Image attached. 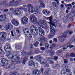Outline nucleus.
<instances>
[{
	"mask_svg": "<svg viewBox=\"0 0 75 75\" xmlns=\"http://www.w3.org/2000/svg\"><path fill=\"white\" fill-rule=\"evenodd\" d=\"M30 19L32 23L34 24L37 23L41 27L45 28L48 26V24L46 22L44 21H41L40 22H38L37 20V19L35 17L34 15H32L30 16Z\"/></svg>",
	"mask_w": 75,
	"mask_h": 75,
	"instance_id": "f257e3e1",
	"label": "nucleus"
},
{
	"mask_svg": "<svg viewBox=\"0 0 75 75\" xmlns=\"http://www.w3.org/2000/svg\"><path fill=\"white\" fill-rule=\"evenodd\" d=\"M6 58L10 59L12 62H17L20 59V57L17 55H15L13 56V54L11 53H8L6 56Z\"/></svg>",
	"mask_w": 75,
	"mask_h": 75,
	"instance_id": "f03ea898",
	"label": "nucleus"
},
{
	"mask_svg": "<svg viewBox=\"0 0 75 75\" xmlns=\"http://www.w3.org/2000/svg\"><path fill=\"white\" fill-rule=\"evenodd\" d=\"M47 18L49 20L48 22L49 24L52 25V26H55L57 25V24H58L59 23V21H58L56 19H54L52 20V16H51L50 17H47Z\"/></svg>",
	"mask_w": 75,
	"mask_h": 75,
	"instance_id": "7ed1b4c3",
	"label": "nucleus"
},
{
	"mask_svg": "<svg viewBox=\"0 0 75 75\" xmlns=\"http://www.w3.org/2000/svg\"><path fill=\"white\" fill-rule=\"evenodd\" d=\"M30 28L31 29V32L32 35H37L38 34V32L37 30V28L35 25H32L31 26Z\"/></svg>",
	"mask_w": 75,
	"mask_h": 75,
	"instance_id": "20e7f679",
	"label": "nucleus"
},
{
	"mask_svg": "<svg viewBox=\"0 0 75 75\" xmlns=\"http://www.w3.org/2000/svg\"><path fill=\"white\" fill-rule=\"evenodd\" d=\"M50 31L51 34L48 35V37L49 38H51V37H52L54 35H55V28H54V27L50 25Z\"/></svg>",
	"mask_w": 75,
	"mask_h": 75,
	"instance_id": "39448f33",
	"label": "nucleus"
},
{
	"mask_svg": "<svg viewBox=\"0 0 75 75\" xmlns=\"http://www.w3.org/2000/svg\"><path fill=\"white\" fill-rule=\"evenodd\" d=\"M24 8L23 7L20 8H18V10L17 11H15L14 12L13 11V14L16 16H18V15H20L21 14V12L20 11V10H23Z\"/></svg>",
	"mask_w": 75,
	"mask_h": 75,
	"instance_id": "423d86ee",
	"label": "nucleus"
},
{
	"mask_svg": "<svg viewBox=\"0 0 75 75\" xmlns=\"http://www.w3.org/2000/svg\"><path fill=\"white\" fill-rule=\"evenodd\" d=\"M1 65L2 66H6L8 64V62L7 59L4 58H2L1 59Z\"/></svg>",
	"mask_w": 75,
	"mask_h": 75,
	"instance_id": "0eeeda50",
	"label": "nucleus"
},
{
	"mask_svg": "<svg viewBox=\"0 0 75 75\" xmlns=\"http://www.w3.org/2000/svg\"><path fill=\"white\" fill-rule=\"evenodd\" d=\"M6 35V33L4 32L0 33V40L1 41H4Z\"/></svg>",
	"mask_w": 75,
	"mask_h": 75,
	"instance_id": "6e6552de",
	"label": "nucleus"
},
{
	"mask_svg": "<svg viewBox=\"0 0 75 75\" xmlns=\"http://www.w3.org/2000/svg\"><path fill=\"white\" fill-rule=\"evenodd\" d=\"M28 21V18L25 16L22 17L21 18V23L22 24L25 25V24H27Z\"/></svg>",
	"mask_w": 75,
	"mask_h": 75,
	"instance_id": "1a4fd4ad",
	"label": "nucleus"
},
{
	"mask_svg": "<svg viewBox=\"0 0 75 75\" xmlns=\"http://www.w3.org/2000/svg\"><path fill=\"white\" fill-rule=\"evenodd\" d=\"M11 23L15 26H18L19 25L18 21L16 19H12L11 20Z\"/></svg>",
	"mask_w": 75,
	"mask_h": 75,
	"instance_id": "9d476101",
	"label": "nucleus"
},
{
	"mask_svg": "<svg viewBox=\"0 0 75 75\" xmlns=\"http://www.w3.org/2000/svg\"><path fill=\"white\" fill-rule=\"evenodd\" d=\"M4 50L6 52H8L11 51V47L10 45H7L4 48Z\"/></svg>",
	"mask_w": 75,
	"mask_h": 75,
	"instance_id": "9b49d317",
	"label": "nucleus"
},
{
	"mask_svg": "<svg viewBox=\"0 0 75 75\" xmlns=\"http://www.w3.org/2000/svg\"><path fill=\"white\" fill-rule=\"evenodd\" d=\"M32 73L33 75H40L41 74V71L40 70H35L32 71Z\"/></svg>",
	"mask_w": 75,
	"mask_h": 75,
	"instance_id": "f8f14e48",
	"label": "nucleus"
},
{
	"mask_svg": "<svg viewBox=\"0 0 75 75\" xmlns=\"http://www.w3.org/2000/svg\"><path fill=\"white\" fill-rule=\"evenodd\" d=\"M6 28L8 30H11V29H13V25L10 23H8L7 25H6Z\"/></svg>",
	"mask_w": 75,
	"mask_h": 75,
	"instance_id": "ddd939ff",
	"label": "nucleus"
},
{
	"mask_svg": "<svg viewBox=\"0 0 75 75\" xmlns=\"http://www.w3.org/2000/svg\"><path fill=\"white\" fill-rule=\"evenodd\" d=\"M67 36L65 35H64V34H62V36H59L57 38L59 39V40H60V39H62L61 40V42H63V41H64L65 39L64 38H66Z\"/></svg>",
	"mask_w": 75,
	"mask_h": 75,
	"instance_id": "4468645a",
	"label": "nucleus"
},
{
	"mask_svg": "<svg viewBox=\"0 0 75 75\" xmlns=\"http://www.w3.org/2000/svg\"><path fill=\"white\" fill-rule=\"evenodd\" d=\"M39 62L41 64H46L47 62V60H46L45 59H41V58L39 61Z\"/></svg>",
	"mask_w": 75,
	"mask_h": 75,
	"instance_id": "2eb2a0df",
	"label": "nucleus"
},
{
	"mask_svg": "<svg viewBox=\"0 0 75 75\" xmlns=\"http://www.w3.org/2000/svg\"><path fill=\"white\" fill-rule=\"evenodd\" d=\"M6 18V15H1L0 16V21H4Z\"/></svg>",
	"mask_w": 75,
	"mask_h": 75,
	"instance_id": "dca6fc26",
	"label": "nucleus"
},
{
	"mask_svg": "<svg viewBox=\"0 0 75 75\" xmlns=\"http://www.w3.org/2000/svg\"><path fill=\"white\" fill-rule=\"evenodd\" d=\"M51 71V69H46L44 72L45 75H48L50 74V72Z\"/></svg>",
	"mask_w": 75,
	"mask_h": 75,
	"instance_id": "f3484780",
	"label": "nucleus"
},
{
	"mask_svg": "<svg viewBox=\"0 0 75 75\" xmlns=\"http://www.w3.org/2000/svg\"><path fill=\"white\" fill-rule=\"evenodd\" d=\"M43 13L45 15L47 16V15H48L50 14V11L48 10H45L43 11Z\"/></svg>",
	"mask_w": 75,
	"mask_h": 75,
	"instance_id": "a211bd4d",
	"label": "nucleus"
},
{
	"mask_svg": "<svg viewBox=\"0 0 75 75\" xmlns=\"http://www.w3.org/2000/svg\"><path fill=\"white\" fill-rule=\"evenodd\" d=\"M41 6H36L35 8H34V9H33V12H37L38 11V9L40 8H41Z\"/></svg>",
	"mask_w": 75,
	"mask_h": 75,
	"instance_id": "6ab92c4d",
	"label": "nucleus"
},
{
	"mask_svg": "<svg viewBox=\"0 0 75 75\" xmlns=\"http://www.w3.org/2000/svg\"><path fill=\"white\" fill-rule=\"evenodd\" d=\"M28 31H29V29H25L23 30L24 33L25 34V35H26L27 36L28 35L30 34V33H29Z\"/></svg>",
	"mask_w": 75,
	"mask_h": 75,
	"instance_id": "aec40b11",
	"label": "nucleus"
},
{
	"mask_svg": "<svg viewBox=\"0 0 75 75\" xmlns=\"http://www.w3.org/2000/svg\"><path fill=\"white\" fill-rule=\"evenodd\" d=\"M29 65H30V66H33V67H35V65L34 64V61H30L29 62Z\"/></svg>",
	"mask_w": 75,
	"mask_h": 75,
	"instance_id": "412c9836",
	"label": "nucleus"
},
{
	"mask_svg": "<svg viewBox=\"0 0 75 75\" xmlns=\"http://www.w3.org/2000/svg\"><path fill=\"white\" fill-rule=\"evenodd\" d=\"M16 46L15 47L16 49V50H20L21 49V47L20 45H19L18 44H17V43H16L15 44Z\"/></svg>",
	"mask_w": 75,
	"mask_h": 75,
	"instance_id": "4be33fe9",
	"label": "nucleus"
},
{
	"mask_svg": "<svg viewBox=\"0 0 75 75\" xmlns=\"http://www.w3.org/2000/svg\"><path fill=\"white\" fill-rule=\"evenodd\" d=\"M41 58V56L40 55H38L35 57V59L37 61H39Z\"/></svg>",
	"mask_w": 75,
	"mask_h": 75,
	"instance_id": "5701e85b",
	"label": "nucleus"
},
{
	"mask_svg": "<svg viewBox=\"0 0 75 75\" xmlns=\"http://www.w3.org/2000/svg\"><path fill=\"white\" fill-rule=\"evenodd\" d=\"M53 58H49L47 59V61L49 62H50L51 64H53L54 63V62H53Z\"/></svg>",
	"mask_w": 75,
	"mask_h": 75,
	"instance_id": "b1692460",
	"label": "nucleus"
},
{
	"mask_svg": "<svg viewBox=\"0 0 75 75\" xmlns=\"http://www.w3.org/2000/svg\"><path fill=\"white\" fill-rule=\"evenodd\" d=\"M72 75V72H71V71L69 69L67 70V74H66V75Z\"/></svg>",
	"mask_w": 75,
	"mask_h": 75,
	"instance_id": "393cba45",
	"label": "nucleus"
},
{
	"mask_svg": "<svg viewBox=\"0 0 75 75\" xmlns=\"http://www.w3.org/2000/svg\"><path fill=\"white\" fill-rule=\"evenodd\" d=\"M14 67H15L14 64H11L9 65V66H8V68H10L12 69H13Z\"/></svg>",
	"mask_w": 75,
	"mask_h": 75,
	"instance_id": "a878e982",
	"label": "nucleus"
},
{
	"mask_svg": "<svg viewBox=\"0 0 75 75\" xmlns=\"http://www.w3.org/2000/svg\"><path fill=\"white\" fill-rule=\"evenodd\" d=\"M52 5L53 6V7L54 8H58V6H57L56 3L55 2H52Z\"/></svg>",
	"mask_w": 75,
	"mask_h": 75,
	"instance_id": "bb28decb",
	"label": "nucleus"
},
{
	"mask_svg": "<svg viewBox=\"0 0 75 75\" xmlns=\"http://www.w3.org/2000/svg\"><path fill=\"white\" fill-rule=\"evenodd\" d=\"M8 6H10L11 7L12 6H14V2H12L11 1H10V3H8L7 4Z\"/></svg>",
	"mask_w": 75,
	"mask_h": 75,
	"instance_id": "cd10ccee",
	"label": "nucleus"
},
{
	"mask_svg": "<svg viewBox=\"0 0 75 75\" xmlns=\"http://www.w3.org/2000/svg\"><path fill=\"white\" fill-rule=\"evenodd\" d=\"M27 51H22L21 52V55L23 56H24V55H26L27 54Z\"/></svg>",
	"mask_w": 75,
	"mask_h": 75,
	"instance_id": "c85d7f7f",
	"label": "nucleus"
},
{
	"mask_svg": "<svg viewBox=\"0 0 75 75\" xmlns=\"http://www.w3.org/2000/svg\"><path fill=\"white\" fill-rule=\"evenodd\" d=\"M47 38H45L44 37H43L40 40V41L42 42H44V41H47Z\"/></svg>",
	"mask_w": 75,
	"mask_h": 75,
	"instance_id": "c756f323",
	"label": "nucleus"
},
{
	"mask_svg": "<svg viewBox=\"0 0 75 75\" xmlns=\"http://www.w3.org/2000/svg\"><path fill=\"white\" fill-rule=\"evenodd\" d=\"M31 9H30V8H29L28 11L29 12V13H33V9H34L33 7H32L31 8Z\"/></svg>",
	"mask_w": 75,
	"mask_h": 75,
	"instance_id": "7c9ffc66",
	"label": "nucleus"
},
{
	"mask_svg": "<svg viewBox=\"0 0 75 75\" xmlns=\"http://www.w3.org/2000/svg\"><path fill=\"white\" fill-rule=\"evenodd\" d=\"M62 67H64L63 68H65L66 69V72H67V69H68V65L66 64L65 65H63L62 66Z\"/></svg>",
	"mask_w": 75,
	"mask_h": 75,
	"instance_id": "2f4dec72",
	"label": "nucleus"
},
{
	"mask_svg": "<svg viewBox=\"0 0 75 75\" xmlns=\"http://www.w3.org/2000/svg\"><path fill=\"white\" fill-rule=\"evenodd\" d=\"M7 1H2L1 3H0V6L4 5V4H6V3H7Z\"/></svg>",
	"mask_w": 75,
	"mask_h": 75,
	"instance_id": "473e14b6",
	"label": "nucleus"
},
{
	"mask_svg": "<svg viewBox=\"0 0 75 75\" xmlns=\"http://www.w3.org/2000/svg\"><path fill=\"white\" fill-rule=\"evenodd\" d=\"M66 72H65V70H62L61 71V75H66Z\"/></svg>",
	"mask_w": 75,
	"mask_h": 75,
	"instance_id": "72a5a7b5",
	"label": "nucleus"
},
{
	"mask_svg": "<svg viewBox=\"0 0 75 75\" xmlns=\"http://www.w3.org/2000/svg\"><path fill=\"white\" fill-rule=\"evenodd\" d=\"M14 6H18L19 4V2L17 1L14 2Z\"/></svg>",
	"mask_w": 75,
	"mask_h": 75,
	"instance_id": "f704fd0d",
	"label": "nucleus"
},
{
	"mask_svg": "<svg viewBox=\"0 0 75 75\" xmlns=\"http://www.w3.org/2000/svg\"><path fill=\"white\" fill-rule=\"evenodd\" d=\"M49 47L50 45H49V44H48V43H46L45 46V48L48 49V48H49Z\"/></svg>",
	"mask_w": 75,
	"mask_h": 75,
	"instance_id": "c9c22d12",
	"label": "nucleus"
},
{
	"mask_svg": "<svg viewBox=\"0 0 75 75\" xmlns=\"http://www.w3.org/2000/svg\"><path fill=\"white\" fill-rule=\"evenodd\" d=\"M68 16H65L64 17L63 21L64 22H66L67 21V20H68Z\"/></svg>",
	"mask_w": 75,
	"mask_h": 75,
	"instance_id": "e433bc0d",
	"label": "nucleus"
},
{
	"mask_svg": "<svg viewBox=\"0 0 75 75\" xmlns=\"http://www.w3.org/2000/svg\"><path fill=\"white\" fill-rule=\"evenodd\" d=\"M38 44H39V42H36L34 43V45L35 47H37L38 45Z\"/></svg>",
	"mask_w": 75,
	"mask_h": 75,
	"instance_id": "4c0bfd02",
	"label": "nucleus"
},
{
	"mask_svg": "<svg viewBox=\"0 0 75 75\" xmlns=\"http://www.w3.org/2000/svg\"><path fill=\"white\" fill-rule=\"evenodd\" d=\"M30 50H33V49L34 48V47H33V45L30 44Z\"/></svg>",
	"mask_w": 75,
	"mask_h": 75,
	"instance_id": "58836bf2",
	"label": "nucleus"
},
{
	"mask_svg": "<svg viewBox=\"0 0 75 75\" xmlns=\"http://www.w3.org/2000/svg\"><path fill=\"white\" fill-rule=\"evenodd\" d=\"M38 30L40 33V32H42L43 31H44V30H43L42 28L41 27H39V28Z\"/></svg>",
	"mask_w": 75,
	"mask_h": 75,
	"instance_id": "ea45409f",
	"label": "nucleus"
},
{
	"mask_svg": "<svg viewBox=\"0 0 75 75\" xmlns=\"http://www.w3.org/2000/svg\"><path fill=\"white\" fill-rule=\"evenodd\" d=\"M26 6L27 7H28L29 8H30V7L32 8V7H33V6H32V5H31V4H28L26 5Z\"/></svg>",
	"mask_w": 75,
	"mask_h": 75,
	"instance_id": "a19ab883",
	"label": "nucleus"
},
{
	"mask_svg": "<svg viewBox=\"0 0 75 75\" xmlns=\"http://www.w3.org/2000/svg\"><path fill=\"white\" fill-rule=\"evenodd\" d=\"M39 34L41 36H42V35H44V32L43 31V32H40Z\"/></svg>",
	"mask_w": 75,
	"mask_h": 75,
	"instance_id": "79ce46f5",
	"label": "nucleus"
},
{
	"mask_svg": "<svg viewBox=\"0 0 75 75\" xmlns=\"http://www.w3.org/2000/svg\"><path fill=\"white\" fill-rule=\"evenodd\" d=\"M72 40H70L69 42L67 43L66 44V45H70L72 44Z\"/></svg>",
	"mask_w": 75,
	"mask_h": 75,
	"instance_id": "37998d69",
	"label": "nucleus"
},
{
	"mask_svg": "<svg viewBox=\"0 0 75 75\" xmlns=\"http://www.w3.org/2000/svg\"><path fill=\"white\" fill-rule=\"evenodd\" d=\"M67 47H69V48H70V49H71V48H73V47H74V45H67Z\"/></svg>",
	"mask_w": 75,
	"mask_h": 75,
	"instance_id": "c03bdc74",
	"label": "nucleus"
},
{
	"mask_svg": "<svg viewBox=\"0 0 75 75\" xmlns=\"http://www.w3.org/2000/svg\"><path fill=\"white\" fill-rule=\"evenodd\" d=\"M27 36L28 37V38H31L32 37V35L29 33V34Z\"/></svg>",
	"mask_w": 75,
	"mask_h": 75,
	"instance_id": "a18cd8bd",
	"label": "nucleus"
},
{
	"mask_svg": "<svg viewBox=\"0 0 75 75\" xmlns=\"http://www.w3.org/2000/svg\"><path fill=\"white\" fill-rule=\"evenodd\" d=\"M28 56H25L23 59L26 61L27 59H28Z\"/></svg>",
	"mask_w": 75,
	"mask_h": 75,
	"instance_id": "49530a36",
	"label": "nucleus"
},
{
	"mask_svg": "<svg viewBox=\"0 0 75 75\" xmlns=\"http://www.w3.org/2000/svg\"><path fill=\"white\" fill-rule=\"evenodd\" d=\"M28 56H25L23 59L26 61L27 59H28Z\"/></svg>",
	"mask_w": 75,
	"mask_h": 75,
	"instance_id": "de8ad7c7",
	"label": "nucleus"
},
{
	"mask_svg": "<svg viewBox=\"0 0 75 75\" xmlns=\"http://www.w3.org/2000/svg\"><path fill=\"white\" fill-rule=\"evenodd\" d=\"M58 14V11H56L54 12V15L55 16H57V15Z\"/></svg>",
	"mask_w": 75,
	"mask_h": 75,
	"instance_id": "09e8293b",
	"label": "nucleus"
},
{
	"mask_svg": "<svg viewBox=\"0 0 75 75\" xmlns=\"http://www.w3.org/2000/svg\"><path fill=\"white\" fill-rule=\"evenodd\" d=\"M69 30H67V31H66L64 33H63V34H64V35H66V34H68V33H69Z\"/></svg>",
	"mask_w": 75,
	"mask_h": 75,
	"instance_id": "8fccbe9b",
	"label": "nucleus"
},
{
	"mask_svg": "<svg viewBox=\"0 0 75 75\" xmlns=\"http://www.w3.org/2000/svg\"><path fill=\"white\" fill-rule=\"evenodd\" d=\"M57 41L58 40H57V39L56 38H54L53 39V41H54V42H57Z\"/></svg>",
	"mask_w": 75,
	"mask_h": 75,
	"instance_id": "3c124183",
	"label": "nucleus"
},
{
	"mask_svg": "<svg viewBox=\"0 0 75 75\" xmlns=\"http://www.w3.org/2000/svg\"><path fill=\"white\" fill-rule=\"evenodd\" d=\"M50 53L51 54H55V51L53 50H51L50 51V52H48Z\"/></svg>",
	"mask_w": 75,
	"mask_h": 75,
	"instance_id": "603ef678",
	"label": "nucleus"
},
{
	"mask_svg": "<svg viewBox=\"0 0 75 75\" xmlns=\"http://www.w3.org/2000/svg\"><path fill=\"white\" fill-rule=\"evenodd\" d=\"M25 62H26V60L23 59V61L22 62V64H23V65H24V64H25Z\"/></svg>",
	"mask_w": 75,
	"mask_h": 75,
	"instance_id": "864d4df0",
	"label": "nucleus"
},
{
	"mask_svg": "<svg viewBox=\"0 0 75 75\" xmlns=\"http://www.w3.org/2000/svg\"><path fill=\"white\" fill-rule=\"evenodd\" d=\"M57 3V4H58V5H59V1L58 0H54Z\"/></svg>",
	"mask_w": 75,
	"mask_h": 75,
	"instance_id": "5fc2aeb1",
	"label": "nucleus"
},
{
	"mask_svg": "<svg viewBox=\"0 0 75 75\" xmlns=\"http://www.w3.org/2000/svg\"><path fill=\"white\" fill-rule=\"evenodd\" d=\"M40 49L42 50V51H45V48H44V47H40Z\"/></svg>",
	"mask_w": 75,
	"mask_h": 75,
	"instance_id": "6e6d98bb",
	"label": "nucleus"
},
{
	"mask_svg": "<svg viewBox=\"0 0 75 75\" xmlns=\"http://www.w3.org/2000/svg\"><path fill=\"white\" fill-rule=\"evenodd\" d=\"M61 52H62V50H59L57 52V54L58 55L59 54V53H61Z\"/></svg>",
	"mask_w": 75,
	"mask_h": 75,
	"instance_id": "4d7b16f0",
	"label": "nucleus"
},
{
	"mask_svg": "<svg viewBox=\"0 0 75 75\" xmlns=\"http://www.w3.org/2000/svg\"><path fill=\"white\" fill-rule=\"evenodd\" d=\"M52 47H57V45L55 44H53L52 45Z\"/></svg>",
	"mask_w": 75,
	"mask_h": 75,
	"instance_id": "13d9d810",
	"label": "nucleus"
},
{
	"mask_svg": "<svg viewBox=\"0 0 75 75\" xmlns=\"http://www.w3.org/2000/svg\"><path fill=\"white\" fill-rule=\"evenodd\" d=\"M64 13H61L60 14V17H62V16H64Z\"/></svg>",
	"mask_w": 75,
	"mask_h": 75,
	"instance_id": "bf43d9fd",
	"label": "nucleus"
},
{
	"mask_svg": "<svg viewBox=\"0 0 75 75\" xmlns=\"http://www.w3.org/2000/svg\"><path fill=\"white\" fill-rule=\"evenodd\" d=\"M54 59L55 61H57V59H58V57L57 56H55L54 57Z\"/></svg>",
	"mask_w": 75,
	"mask_h": 75,
	"instance_id": "052dcab7",
	"label": "nucleus"
},
{
	"mask_svg": "<svg viewBox=\"0 0 75 75\" xmlns=\"http://www.w3.org/2000/svg\"><path fill=\"white\" fill-rule=\"evenodd\" d=\"M31 54V51H30L27 53V55H31V54Z\"/></svg>",
	"mask_w": 75,
	"mask_h": 75,
	"instance_id": "680f3d73",
	"label": "nucleus"
},
{
	"mask_svg": "<svg viewBox=\"0 0 75 75\" xmlns=\"http://www.w3.org/2000/svg\"><path fill=\"white\" fill-rule=\"evenodd\" d=\"M41 7H44L45 6V5L43 3H42L41 4Z\"/></svg>",
	"mask_w": 75,
	"mask_h": 75,
	"instance_id": "e2e57ef3",
	"label": "nucleus"
},
{
	"mask_svg": "<svg viewBox=\"0 0 75 75\" xmlns=\"http://www.w3.org/2000/svg\"><path fill=\"white\" fill-rule=\"evenodd\" d=\"M64 63L65 64H67V63H68V61H67V60L66 59H64Z\"/></svg>",
	"mask_w": 75,
	"mask_h": 75,
	"instance_id": "0e129e2a",
	"label": "nucleus"
},
{
	"mask_svg": "<svg viewBox=\"0 0 75 75\" xmlns=\"http://www.w3.org/2000/svg\"><path fill=\"white\" fill-rule=\"evenodd\" d=\"M11 35L12 37H15V35L14 34V33H13V31H12L11 32Z\"/></svg>",
	"mask_w": 75,
	"mask_h": 75,
	"instance_id": "69168bd1",
	"label": "nucleus"
},
{
	"mask_svg": "<svg viewBox=\"0 0 75 75\" xmlns=\"http://www.w3.org/2000/svg\"><path fill=\"white\" fill-rule=\"evenodd\" d=\"M35 67H34L35 68H36L37 67H38V63H36L35 64Z\"/></svg>",
	"mask_w": 75,
	"mask_h": 75,
	"instance_id": "338daca9",
	"label": "nucleus"
},
{
	"mask_svg": "<svg viewBox=\"0 0 75 75\" xmlns=\"http://www.w3.org/2000/svg\"><path fill=\"white\" fill-rule=\"evenodd\" d=\"M73 33V32L72 31H71V30H69V34H70V35H71V34H72V33Z\"/></svg>",
	"mask_w": 75,
	"mask_h": 75,
	"instance_id": "774afa93",
	"label": "nucleus"
}]
</instances>
